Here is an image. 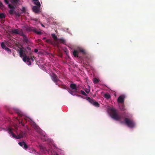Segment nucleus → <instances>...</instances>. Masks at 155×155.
I'll use <instances>...</instances> for the list:
<instances>
[{"label": "nucleus", "mask_w": 155, "mask_h": 155, "mask_svg": "<svg viewBox=\"0 0 155 155\" xmlns=\"http://www.w3.org/2000/svg\"><path fill=\"white\" fill-rule=\"evenodd\" d=\"M26 48L28 51H27L26 48H20L19 54L20 57H23L22 60L24 61L29 62L30 60V56L32 55L33 51L31 50V48L28 46Z\"/></svg>", "instance_id": "1"}, {"label": "nucleus", "mask_w": 155, "mask_h": 155, "mask_svg": "<svg viewBox=\"0 0 155 155\" xmlns=\"http://www.w3.org/2000/svg\"><path fill=\"white\" fill-rule=\"evenodd\" d=\"M109 110L110 115L112 118L116 120L120 121L121 124L124 123L123 121H121L122 116L118 114L116 110L113 108H110Z\"/></svg>", "instance_id": "2"}, {"label": "nucleus", "mask_w": 155, "mask_h": 155, "mask_svg": "<svg viewBox=\"0 0 155 155\" xmlns=\"http://www.w3.org/2000/svg\"><path fill=\"white\" fill-rule=\"evenodd\" d=\"M70 87L71 89L69 90V92L73 95H77L78 92L76 84H71Z\"/></svg>", "instance_id": "3"}, {"label": "nucleus", "mask_w": 155, "mask_h": 155, "mask_svg": "<svg viewBox=\"0 0 155 155\" xmlns=\"http://www.w3.org/2000/svg\"><path fill=\"white\" fill-rule=\"evenodd\" d=\"M124 123L129 127L133 128L135 126V123L134 120L128 118L126 117L124 119Z\"/></svg>", "instance_id": "4"}, {"label": "nucleus", "mask_w": 155, "mask_h": 155, "mask_svg": "<svg viewBox=\"0 0 155 155\" xmlns=\"http://www.w3.org/2000/svg\"><path fill=\"white\" fill-rule=\"evenodd\" d=\"M79 54H81L84 57H86L88 59V54L86 50L81 47H78V57Z\"/></svg>", "instance_id": "5"}, {"label": "nucleus", "mask_w": 155, "mask_h": 155, "mask_svg": "<svg viewBox=\"0 0 155 155\" xmlns=\"http://www.w3.org/2000/svg\"><path fill=\"white\" fill-rule=\"evenodd\" d=\"M86 99L94 106L96 107H99L100 104L99 103L93 99L89 97H86Z\"/></svg>", "instance_id": "6"}, {"label": "nucleus", "mask_w": 155, "mask_h": 155, "mask_svg": "<svg viewBox=\"0 0 155 155\" xmlns=\"http://www.w3.org/2000/svg\"><path fill=\"white\" fill-rule=\"evenodd\" d=\"M51 77L52 80L55 83V84L58 85V82L60 81L57 76L54 73H53L52 75H51Z\"/></svg>", "instance_id": "7"}, {"label": "nucleus", "mask_w": 155, "mask_h": 155, "mask_svg": "<svg viewBox=\"0 0 155 155\" xmlns=\"http://www.w3.org/2000/svg\"><path fill=\"white\" fill-rule=\"evenodd\" d=\"M31 125L38 132L41 133V130L39 127L34 122L31 123Z\"/></svg>", "instance_id": "8"}, {"label": "nucleus", "mask_w": 155, "mask_h": 155, "mask_svg": "<svg viewBox=\"0 0 155 155\" xmlns=\"http://www.w3.org/2000/svg\"><path fill=\"white\" fill-rule=\"evenodd\" d=\"M66 43V41L63 38L58 39L57 41L55 42L54 44L55 46H57L59 44H65Z\"/></svg>", "instance_id": "9"}, {"label": "nucleus", "mask_w": 155, "mask_h": 155, "mask_svg": "<svg viewBox=\"0 0 155 155\" xmlns=\"http://www.w3.org/2000/svg\"><path fill=\"white\" fill-rule=\"evenodd\" d=\"M28 29L30 31H32L38 35H41V31H37L36 29L35 28L29 27L28 28Z\"/></svg>", "instance_id": "10"}, {"label": "nucleus", "mask_w": 155, "mask_h": 155, "mask_svg": "<svg viewBox=\"0 0 155 155\" xmlns=\"http://www.w3.org/2000/svg\"><path fill=\"white\" fill-rule=\"evenodd\" d=\"M11 31L13 34H18L20 36H21V34L23 33L21 29L19 30L18 29H14L12 30Z\"/></svg>", "instance_id": "11"}, {"label": "nucleus", "mask_w": 155, "mask_h": 155, "mask_svg": "<svg viewBox=\"0 0 155 155\" xmlns=\"http://www.w3.org/2000/svg\"><path fill=\"white\" fill-rule=\"evenodd\" d=\"M21 36H22L23 38V41L28 45L30 42L24 33L21 34Z\"/></svg>", "instance_id": "12"}, {"label": "nucleus", "mask_w": 155, "mask_h": 155, "mask_svg": "<svg viewBox=\"0 0 155 155\" xmlns=\"http://www.w3.org/2000/svg\"><path fill=\"white\" fill-rule=\"evenodd\" d=\"M124 96L121 95L117 99V102L119 103H124Z\"/></svg>", "instance_id": "13"}, {"label": "nucleus", "mask_w": 155, "mask_h": 155, "mask_svg": "<svg viewBox=\"0 0 155 155\" xmlns=\"http://www.w3.org/2000/svg\"><path fill=\"white\" fill-rule=\"evenodd\" d=\"M27 118L26 117H25L21 119V120L19 121V123H21L22 126H24L25 124L27 122Z\"/></svg>", "instance_id": "14"}, {"label": "nucleus", "mask_w": 155, "mask_h": 155, "mask_svg": "<svg viewBox=\"0 0 155 155\" xmlns=\"http://www.w3.org/2000/svg\"><path fill=\"white\" fill-rule=\"evenodd\" d=\"M32 10L35 13H38L39 11V7L35 6L32 7Z\"/></svg>", "instance_id": "15"}, {"label": "nucleus", "mask_w": 155, "mask_h": 155, "mask_svg": "<svg viewBox=\"0 0 155 155\" xmlns=\"http://www.w3.org/2000/svg\"><path fill=\"white\" fill-rule=\"evenodd\" d=\"M8 6L9 8H11L9 11V13L11 15L14 12V7L10 4L8 5Z\"/></svg>", "instance_id": "16"}, {"label": "nucleus", "mask_w": 155, "mask_h": 155, "mask_svg": "<svg viewBox=\"0 0 155 155\" xmlns=\"http://www.w3.org/2000/svg\"><path fill=\"white\" fill-rule=\"evenodd\" d=\"M119 106L120 108L121 111H124L126 110V109L125 108V106L124 103L120 104Z\"/></svg>", "instance_id": "17"}, {"label": "nucleus", "mask_w": 155, "mask_h": 155, "mask_svg": "<svg viewBox=\"0 0 155 155\" xmlns=\"http://www.w3.org/2000/svg\"><path fill=\"white\" fill-rule=\"evenodd\" d=\"M52 37L53 38L54 40L55 41V42L57 41L58 39L57 38V37L54 34H52L51 35Z\"/></svg>", "instance_id": "18"}, {"label": "nucleus", "mask_w": 155, "mask_h": 155, "mask_svg": "<svg viewBox=\"0 0 155 155\" xmlns=\"http://www.w3.org/2000/svg\"><path fill=\"white\" fill-rule=\"evenodd\" d=\"M104 97L107 99H108L110 98V96L108 93H106L104 94Z\"/></svg>", "instance_id": "19"}, {"label": "nucleus", "mask_w": 155, "mask_h": 155, "mask_svg": "<svg viewBox=\"0 0 155 155\" xmlns=\"http://www.w3.org/2000/svg\"><path fill=\"white\" fill-rule=\"evenodd\" d=\"M46 42L48 43H50L51 44L55 46V44H54V43L55 42H54L52 41H51L50 39L47 40H46Z\"/></svg>", "instance_id": "20"}, {"label": "nucleus", "mask_w": 155, "mask_h": 155, "mask_svg": "<svg viewBox=\"0 0 155 155\" xmlns=\"http://www.w3.org/2000/svg\"><path fill=\"white\" fill-rule=\"evenodd\" d=\"M9 134H11L13 138H15L16 135H15L12 132V131L11 130H9Z\"/></svg>", "instance_id": "21"}, {"label": "nucleus", "mask_w": 155, "mask_h": 155, "mask_svg": "<svg viewBox=\"0 0 155 155\" xmlns=\"http://www.w3.org/2000/svg\"><path fill=\"white\" fill-rule=\"evenodd\" d=\"M23 137V134H20L19 135H16L15 138L17 139H20L21 138H22Z\"/></svg>", "instance_id": "22"}, {"label": "nucleus", "mask_w": 155, "mask_h": 155, "mask_svg": "<svg viewBox=\"0 0 155 155\" xmlns=\"http://www.w3.org/2000/svg\"><path fill=\"white\" fill-rule=\"evenodd\" d=\"M73 54L75 57H78V51L74 50L73 52Z\"/></svg>", "instance_id": "23"}, {"label": "nucleus", "mask_w": 155, "mask_h": 155, "mask_svg": "<svg viewBox=\"0 0 155 155\" xmlns=\"http://www.w3.org/2000/svg\"><path fill=\"white\" fill-rule=\"evenodd\" d=\"M41 139H42V140L44 141H46V136L45 135H41Z\"/></svg>", "instance_id": "24"}, {"label": "nucleus", "mask_w": 155, "mask_h": 155, "mask_svg": "<svg viewBox=\"0 0 155 155\" xmlns=\"http://www.w3.org/2000/svg\"><path fill=\"white\" fill-rule=\"evenodd\" d=\"M99 81V80L96 78H94L93 80V82L94 84L97 83Z\"/></svg>", "instance_id": "25"}, {"label": "nucleus", "mask_w": 155, "mask_h": 155, "mask_svg": "<svg viewBox=\"0 0 155 155\" xmlns=\"http://www.w3.org/2000/svg\"><path fill=\"white\" fill-rule=\"evenodd\" d=\"M5 15L4 13H0V18L2 19L5 18Z\"/></svg>", "instance_id": "26"}, {"label": "nucleus", "mask_w": 155, "mask_h": 155, "mask_svg": "<svg viewBox=\"0 0 155 155\" xmlns=\"http://www.w3.org/2000/svg\"><path fill=\"white\" fill-rule=\"evenodd\" d=\"M1 46L2 48L3 49H5V48H6V45H5V44L3 42H2L1 43Z\"/></svg>", "instance_id": "27"}, {"label": "nucleus", "mask_w": 155, "mask_h": 155, "mask_svg": "<svg viewBox=\"0 0 155 155\" xmlns=\"http://www.w3.org/2000/svg\"><path fill=\"white\" fill-rule=\"evenodd\" d=\"M80 93L83 95H84V96H87V94H86V93L83 91L81 90L80 91Z\"/></svg>", "instance_id": "28"}, {"label": "nucleus", "mask_w": 155, "mask_h": 155, "mask_svg": "<svg viewBox=\"0 0 155 155\" xmlns=\"http://www.w3.org/2000/svg\"><path fill=\"white\" fill-rule=\"evenodd\" d=\"M5 50L7 51L9 54L11 53V50L9 48L6 47L5 48Z\"/></svg>", "instance_id": "29"}, {"label": "nucleus", "mask_w": 155, "mask_h": 155, "mask_svg": "<svg viewBox=\"0 0 155 155\" xmlns=\"http://www.w3.org/2000/svg\"><path fill=\"white\" fill-rule=\"evenodd\" d=\"M38 7L40 6V4L39 2L38 1H36L34 3Z\"/></svg>", "instance_id": "30"}, {"label": "nucleus", "mask_w": 155, "mask_h": 155, "mask_svg": "<svg viewBox=\"0 0 155 155\" xmlns=\"http://www.w3.org/2000/svg\"><path fill=\"white\" fill-rule=\"evenodd\" d=\"M18 144L21 147H23L24 144H25V142H19L18 143Z\"/></svg>", "instance_id": "31"}, {"label": "nucleus", "mask_w": 155, "mask_h": 155, "mask_svg": "<svg viewBox=\"0 0 155 155\" xmlns=\"http://www.w3.org/2000/svg\"><path fill=\"white\" fill-rule=\"evenodd\" d=\"M23 147L25 149H26L28 148V146L26 144L25 142V144H24Z\"/></svg>", "instance_id": "32"}, {"label": "nucleus", "mask_w": 155, "mask_h": 155, "mask_svg": "<svg viewBox=\"0 0 155 155\" xmlns=\"http://www.w3.org/2000/svg\"><path fill=\"white\" fill-rule=\"evenodd\" d=\"M40 148L41 149H42L43 150H45V148L43 146H40Z\"/></svg>", "instance_id": "33"}, {"label": "nucleus", "mask_w": 155, "mask_h": 155, "mask_svg": "<svg viewBox=\"0 0 155 155\" xmlns=\"http://www.w3.org/2000/svg\"><path fill=\"white\" fill-rule=\"evenodd\" d=\"M30 57H31L30 60H31L32 61H34L33 58H34V56H32L31 55L30 56Z\"/></svg>", "instance_id": "34"}, {"label": "nucleus", "mask_w": 155, "mask_h": 155, "mask_svg": "<svg viewBox=\"0 0 155 155\" xmlns=\"http://www.w3.org/2000/svg\"><path fill=\"white\" fill-rule=\"evenodd\" d=\"M4 1L6 4H8L9 2L8 0H4Z\"/></svg>", "instance_id": "35"}, {"label": "nucleus", "mask_w": 155, "mask_h": 155, "mask_svg": "<svg viewBox=\"0 0 155 155\" xmlns=\"http://www.w3.org/2000/svg\"><path fill=\"white\" fill-rule=\"evenodd\" d=\"M90 91V90L89 89H87L85 90V92L87 93H89Z\"/></svg>", "instance_id": "36"}, {"label": "nucleus", "mask_w": 155, "mask_h": 155, "mask_svg": "<svg viewBox=\"0 0 155 155\" xmlns=\"http://www.w3.org/2000/svg\"><path fill=\"white\" fill-rule=\"evenodd\" d=\"M12 2L13 3H16L18 2V1L17 0H13Z\"/></svg>", "instance_id": "37"}, {"label": "nucleus", "mask_w": 155, "mask_h": 155, "mask_svg": "<svg viewBox=\"0 0 155 155\" xmlns=\"http://www.w3.org/2000/svg\"><path fill=\"white\" fill-rule=\"evenodd\" d=\"M15 15L18 17H19L20 16V14L19 13H15Z\"/></svg>", "instance_id": "38"}, {"label": "nucleus", "mask_w": 155, "mask_h": 155, "mask_svg": "<svg viewBox=\"0 0 155 155\" xmlns=\"http://www.w3.org/2000/svg\"><path fill=\"white\" fill-rule=\"evenodd\" d=\"M38 49H34V52L35 53H37V52H38Z\"/></svg>", "instance_id": "39"}, {"label": "nucleus", "mask_w": 155, "mask_h": 155, "mask_svg": "<svg viewBox=\"0 0 155 155\" xmlns=\"http://www.w3.org/2000/svg\"><path fill=\"white\" fill-rule=\"evenodd\" d=\"M32 152L33 153H35V152H36V151L34 149H32Z\"/></svg>", "instance_id": "40"}, {"label": "nucleus", "mask_w": 155, "mask_h": 155, "mask_svg": "<svg viewBox=\"0 0 155 155\" xmlns=\"http://www.w3.org/2000/svg\"><path fill=\"white\" fill-rule=\"evenodd\" d=\"M3 6V5L2 3L0 2V7H2Z\"/></svg>", "instance_id": "41"}, {"label": "nucleus", "mask_w": 155, "mask_h": 155, "mask_svg": "<svg viewBox=\"0 0 155 155\" xmlns=\"http://www.w3.org/2000/svg\"><path fill=\"white\" fill-rule=\"evenodd\" d=\"M28 62L29 63L28 65H30L31 64V62L30 61H29V62Z\"/></svg>", "instance_id": "42"}, {"label": "nucleus", "mask_w": 155, "mask_h": 155, "mask_svg": "<svg viewBox=\"0 0 155 155\" xmlns=\"http://www.w3.org/2000/svg\"><path fill=\"white\" fill-rule=\"evenodd\" d=\"M41 25L43 27H45L44 25L43 24H41Z\"/></svg>", "instance_id": "43"}, {"label": "nucleus", "mask_w": 155, "mask_h": 155, "mask_svg": "<svg viewBox=\"0 0 155 155\" xmlns=\"http://www.w3.org/2000/svg\"><path fill=\"white\" fill-rule=\"evenodd\" d=\"M46 38L45 37H44L43 38V40L45 39Z\"/></svg>", "instance_id": "44"}, {"label": "nucleus", "mask_w": 155, "mask_h": 155, "mask_svg": "<svg viewBox=\"0 0 155 155\" xmlns=\"http://www.w3.org/2000/svg\"><path fill=\"white\" fill-rule=\"evenodd\" d=\"M33 1H38V0H33Z\"/></svg>", "instance_id": "45"}, {"label": "nucleus", "mask_w": 155, "mask_h": 155, "mask_svg": "<svg viewBox=\"0 0 155 155\" xmlns=\"http://www.w3.org/2000/svg\"><path fill=\"white\" fill-rule=\"evenodd\" d=\"M4 23V22H3V21H2V22H1V23Z\"/></svg>", "instance_id": "46"}, {"label": "nucleus", "mask_w": 155, "mask_h": 155, "mask_svg": "<svg viewBox=\"0 0 155 155\" xmlns=\"http://www.w3.org/2000/svg\"><path fill=\"white\" fill-rule=\"evenodd\" d=\"M65 52L66 53H67V51H65ZM66 54H67V53H66Z\"/></svg>", "instance_id": "47"}]
</instances>
